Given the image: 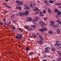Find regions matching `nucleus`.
Instances as JSON below:
<instances>
[{
  "label": "nucleus",
  "mask_w": 61,
  "mask_h": 61,
  "mask_svg": "<svg viewBox=\"0 0 61 61\" xmlns=\"http://www.w3.org/2000/svg\"><path fill=\"white\" fill-rule=\"evenodd\" d=\"M22 36H23L22 35L20 34H17V35H16V39L20 38V39H22Z\"/></svg>",
  "instance_id": "f257e3e1"
},
{
  "label": "nucleus",
  "mask_w": 61,
  "mask_h": 61,
  "mask_svg": "<svg viewBox=\"0 0 61 61\" xmlns=\"http://www.w3.org/2000/svg\"><path fill=\"white\" fill-rule=\"evenodd\" d=\"M59 24L58 23H56L55 24V25H53V26L55 27V28H56V27H58L59 26Z\"/></svg>",
  "instance_id": "f03ea898"
},
{
  "label": "nucleus",
  "mask_w": 61,
  "mask_h": 61,
  "mask_svg": "<svg viewBox=\"0 0 61 61\" xmlns=\"http://www.w3.org/2000/svg\"><path fill=\"white\" fill-rule=\"evenodd\" d=\"M51 23L50 24V25L51 26H54V25H53L54 24H55V22H53V21H50Z\"/></svg>",
  "instance_id": "7ed1b4c3"
},
{
  "label": "nucleus",
  "mask_w": 61,
  "mask_h": 61,
  "mask_svg": "<svg viewBox=\"0 0 61 61\" xmlns=\"http://www.w3.org/2000/svg\"><path fill=\"white\" fill-rule=\"evenodd\" d=\"M37 43L39 44H42L44 43V42L41 41H39L37 42Z\"/></svg>",
  "instance_id": "20e7f679"
},
{
  "label": "nucleus",
  "mask_w": 61,
  "mask_h": 61,
  "mask_svg": "<svg viewBox=\"0 0 61 61\" xmlns=\"http://www.w3.org/2000/svg\"><path fill=\"white\" fill-rule=\"evenodd\" d=\"M23 2H19L18 3H17V5H23Z\"/></svg>",
  "instance_id": "39448f33"
},
{
  "label": "nucleus",
  "mask_w": 61,
  "mask_h": 61,
  "mask_svg": "<svg viewBox=\"0 0 61 61\" xmlns=\"http://www.w3.org/2000/svg\"><path fill=\"white\" fill-rule=\"evenodd\" d=\"M45 3L46 4V5H49V2H48V1H45Z\"/></svg>",
  "instance_id": "423d86ee"
},
{
  "label": "nucleus",
  "mask_w": 61,
  "mask_h": 61,
  "mask_svg": "<svg viewBox=\"0 0 61 61\" xmlns=\"http://www.w3.org/2000/svg\"><path fill=\"white\" fill-rule=\"evenodd\" d=\"M61 47V44H58L57 46L56 47L57 48H60Z\"/></svg>",
  "instance_id": "0eeeda50"
},
{
  "label": "nucleus",
  "mask_w": 61,
  "mask_h": 61,
  "mask_svg": "<svg viewBox=\"0 0 61 61\" xmlns=\"http://www.w3.org/2000/svg\"><path fill=\"white\" fill-rule=\"evenodd\" d=\"M39 23H40V24L41 25H43V24L45 23V22L43 21H41L39 22Z\"/></svg>",
  "instance_id": "6e6552de"
},
{
  "label": "nucleus",
  "mask_w": 61,
  "mask_h": 61,
  "mask_svg": "<svg viewBox=\"0 0 61 61\" xmlns=\"http://www.w3.org/2000/svg\"><path fill=\"white\" fill-rule=\"evenodd\" d=\"M24 13V15H28V14H29V12L27 11H25V13Z\"/></svg>",
  "instance_id": "1a4fd4ad"
},
{
  "label": "nucleus",
  "mask_w": 61,
  "mask_h": 61,
  "mask_svg": "<svg viewBox=\"0 0 61 61\" xmlns=\"http://www.w3.org/2000/svg\"><path fill=\"white\" fill-rule=\"evenodd\" d=\"M48 33L49 34V35H50V34L53 33V31L51 30H50L48 31Z\"/></svg>",
  "instance_id": "9d476101"
},
{
  "label": "nucleus",
  "mask_w": 61,
  "mask_h": 61,
  "mask_svg": "<svg viewBox=\"0 0 61 61\" xmlns=\"http://www.w3.org/2000/svg\"><path fill=\"white\" fill-rule=\"evenodd\" d=\"M59 44H60L59 42L58 41H56L55 45H56V46H57V45H58Z\"/></svg>",
  "instance_id": "9b49d317"
},
{
  "label": "nucleus",
  "mask_w": 61,
  "mask_h": 61,
  "mask_svg": "<svg viewBox=\"0 0 61 61\" xmlns=\"http://www.w3.org/2000/svg\"><path fill=\"white\" fill-rule=\"evenodd\" d=\"M61 14V11L60 10H58L57 13V15H60Z\"/></svg>",
  "instance_id": "f8f14e48"
},
{
  "label": "nucleus",
  "mask_w": 61,
  "mask_h": 61,
  "mask_svg": "<svg viewBox=\"0 0 61 61\" xmlns=\"http://www.w3.org/2000/svg\"><path fill=\"white\" fill-rule=\"evenodd\" d=\"M40 14L41 15V16H44V15H43V12H40Z\"/></svg>",
  "instance_id": "ddd939ff"
},
{
  "label": "nucleus",
  "mask_w": 61,
  "mask_h": 61,
  "mask_svg": "<svg viewBox=\"0 0 61 61\" xmlns=\"http://www.w3.org/2000/svg\"><path fill=\"white\" fill-rule=\"evenodd\" d=\"M50 49V48L49 47H47L45 48V50H49Z\"/></svg>",
  "instance_id": "4468645a"
},
{
  "label": "nucleus",
  "mask_w": 61,
  "mask_h": 61,
  "mask_svg": "<svg viewBox=\"0 0 61 61\" xmlns=\"http://www.w3.org/2000/svg\"><path fill=\"white\" fill-rule=\"evenodd\" d=\"M48 12L49 13H52V11L50 9H48Z\"/></svg>",
  "instance_id": "2eb2a0df"
},
{
  "label": "nucleus",
  "mask_w": 61,
  "mask_h": 61,
  "mask_svg": "<svg viewBox=\"0 0 61 61\" xmlns=\"http://www.w3.org/2000/svg\"><path fill=\"white\" fill-rule=\"evenodd\" d=\"M33 21H38V19L36 18H35L33 20Z\"/></svg>",
  "instance_id": "dca6fc26"
},
{
  "label": "nucleus",
  "mask_w": 61,
  "mask_h": 61,
  "mask_svg": "<svg viewBox=\"0 0 61 61\" xmlns=\"http://www.w3.org/2000/svg\"><path fill=\"white\" fill-rule=\"evenodd\" d=\"M57 53L60 56H61V52H60V51H57Z\"/></svg>",
  "instance_id": "f3484780"
},
{
  "label": "nucleus",
  "mask_w": 61,
  "mask_h": 61,
  "mask_svg": "<svg viewBox=\"0 0 61 61\" xmlns=\"http://www.w3.org/2000/svg\"><path fill=\"white\" fill-rule=\"evenodd\" d=\"M30 50L29 49V48L28 47H26V51H28V50Z\"/></svg>",
  "instance_id": "a211bd4d"
},
{
  "label": "nucleus",
  "mask_w": 61,
  "mask_h": 61,
  "mask_svg": "<svg viewBox=\"0 0 61 61\" xmlns=\"http://www.w3.org/2000/svg\"><path fill=\"white\" fill-rule=\"evenodd\" d=\"M25 13H21L20 14V16H22V15H25Z\"/></svg>",
  "instance_id": "6ab92c4d"
},
{
  "label": "nucleus",
  "mask_w": 61,
  "mask_h": 61,
  "mask_svg": "<svg viewBox=\"0 0 61 61\" xmlns=\"http://www.w3.org/2000/svg\"><path fill=\"white\" fill-rule=\"evenodd\" d=\"M39 30L41 32H43V31H44V28L41 29H40Z\"/></svg>",
  "instance_id": "aec40b11"
},
{
  "label": "nucleus",
  "mask_w": 61,
  "mask_h": 61,
  "mask_svg": "<svg viewBox=\"0 0 61 61\" xmlns=\"http://www.w3.org/2000/svg\"><path fill=\"white\" fill-rule=\"evenodd\" d=\"M33 53L32 52H30L29 53V55H30V56H32V55H33Z\"/></svg>",
  "instance_id": "412c9836"
},
{
  "label": "nucleus",
  "mask_w": 61,
  "mask_h": 61,
  "mask_svg": "<svg viewBox=\"0 0 61 61\" xmlns=\"http://www.w3.org/2000/svg\"><path fill=\"white\" fill-rule=\"evenodd\" d=\"M28 26H24L25 28H26V29H28Z\"/></svg>",
  "instance_id": "4be33fe9"
},
{
  "label": "nucleus",
  "mask_w": 61,
  "mask_h": 61,
  "mask_svg": "<svg viewBox=\"0 0 61 61\" xmlns=\"http://www.w3.org/2000/svg\"><path fill=\"white\" fill-rule=\"evenodd\" d=\"M27 18L28 19H29V20H30V21H31V20H32V18H31L28 17Z\"/></svg>",
  "instance_id": "5701e85b"
},
{
  "label": "nucleus",
  "mask_w": 61,
  "mask_h": 61,
  "mask_svg": "<svg viewBox=\"0 0 61 61\" xmlns=\"http://www.w3.org/2000/svg\"><path fill=\"white\" fill-rule=\"evenodd\" d=\"M56 22L57 23H59V24H61V22L59 20L56 21Z\"/></svg>",
  "instance_id": "b1692460"
},
{
  "label": "nucleus",
  "mask_w": 61,
  "mask_h": 61,
  "mask_svg": "<svg viewBox=\"0 0 61 61\" xmlns=\"http://www.w3.org/2000/svg\"><path fill=\"white\" fill-rule=\"evenodd\" d=\"M56 5H58V6L59 5H61V4L60 3H56Z\"/></svg>",
  "instance_id": "393cba45"
},
{
  "label": "nucleus",
  "mask_w": 61,
  "mask_h": 61,
  "mask_svg": "<svg viewBox=\"0 0 61 61\" xmlns=\"http://www.w3.org/2000/svg\"><path fill=\"white\" fill-rule=\"evenodd\" d=\"M25 9H29V8L27 7H25Z\"/></svg>",
  "instance_id": "a878e982"
},
{
  "label": "nucleus",
  "mask_w": 61,
  "mask_h": 61,
  "mask_svg": "<svg viewBox=\"0 0 61 61\" xmlns=\"http://www.w3.org/2000/svg\"><path fill=\"white\" fill-rule=\"evenodd\" d=\"M44 51L45 53H48V52H49V51L48 50H45Z\"/></svg>",
  "instance_id": "bb28decb"
},
{
  "label": "nucleus",
  "mask_w": 61,
  "mask_h": 61,
  "mask_svg": "<svg viewBox=\"0 0 61 61\" xmlns=\"http://www.w3.org/2000/svg\"><path fill=\"white\" fill-rule=\"evenodd\" d=\"M57 33H60V31L59 30H57Z\"/></svg>",
  "instance_id": "cd10ccee"
},
{
  "label": "nucleus",
  "mask_w": 61,
  "mask_h": 61,
  "mask_svg": "<svg viewBox=\"0 0 61 61\" xmlns=\"http://www.w3.org/2000/svg\"><path fill=\"white\" fill-rule=\"evenodd\" d=\"M46 10H43V13L44 14H45V13H46Z\"/></svg>",
  "instance_id": "c85d7f7f"
},
{
  "label": "nucleus",
  "mask_w": 61,
  "mask_h": 61,
  "mask_svg": "<svg viewBox=\"0 0 61 61\" xmlns=\"http://www.w3.org/2000/svg\"><path fill=\"white\" fill-rule=\"evenodd\" d=\"M58 10L56 9H55V12H58Z\"/></svg>",
  "instance_id": "c756f323"
},
{
  "label": "nucleus",
  "mask_w": 61,
  "mask_h": 61,
  "mask_svg": "<svg viewBox=\"0 0 61 61\" xmlns=\"http://www.w3.org/2000/svg\"><path fill=\"white\" fill-rule=\"evenodd\" d=\"M18 8H19V6H15V9H18Z\"/></svg>",
  "instance_id": "7c9ffc66"
},
{
  "label": "nucleus",
  "mask_w": 61,
  "mask_h": 61,
  "mask_svg": "<svg viewBox=\"0 0 61 61\" xmlns=\"http://www.w3.org/2000/svg\"><path fill=\"white\" fill-rule=\"evenodd\" d=\"M43 30L44 31H47V29L46 28H43Z\"/></svg>",
  "instance_id": "2f4dec72"
},
{
  "label": "nucleus",
  "mask_w": 61,
  "mask_h": 61,
  "mask_svg": "<svg viewBox=\"0 0 61 61\" xmlns=\"http://www.w3.org/2000/svg\"><path fill=\"white\" fill-rule=\"evenodd\" d=\"M54 1H49V2L50 3H53L54 2Z\"/></svg>",
  "instance_id": "473e14b6"
},
{
  "label": "nucleus",
  "mask_w": 61,
  "mask_h": 61,
  "mask_svg": "<svg viewBox=\"0 0 61 61\" xmlns=\"http://www.w3.org/2000/svg\"><path fill=\"white\" fill-rule=\"evenodd\" d=\"M35 9H36V10H37L38 11H39V9H38L36 7H35Z\"/></svg>",
  "instance_id": "72a5a7b5"
},
{
  "label": "nucleus",
  "mask_w": 61,
  "mask_h": 61,
  "mask_svg": "<svg viewBox=\"0 0 61 61\" xmlns=\"http://www.w3.org/2000/svg\"><path fill=\"white\" fill-rule=\"evenodd\" d=\"M30 7H33V6L32 5V3H31L30 4Z\"/></svg>",
  "instance_id": "f704fd0d"
},
{
  "label": "nucleus",
  "mask_w": 61,
  "mask_h": 61,
  "mask_svg": "<svg viewBox=\"0 0 61 61\" xmlns=\"http://www.w3.org/2000/svg\"><path fill=\"white\" fill-rule=\"evenodd\" d=\"M58 61H61V58H59L58 60Z\"/></svg>",
  "instance_id": "c9c22d12"
},
{
  "label": "nucleus",
  "mask_w": 61,
  "mask_h": 61,
  "mask_svg": "<svg viewBox=\"0 0 61 61\" xmlns=\"http://www.w3.org/2000/svg\"><path fill=\"white\" fill-rule=\"evenodd\" d=\"M52 50L55 51V50H56V49L55 48H52Z\"/></svg>",
  "instance_id": "e433bc0d"
},
{
  "label": "nucleus",
  "mask_w": 61,
  "mask_h": 61,
  "mask_svg": "<svg viewBox=\"0 0 61 61\" xmlns=\"http://www.w3.org/2000/svg\"><path fill=\"white\" fill-rule=\"evenodd\" d=\"M55 17H56V18H57L58 17H59V15H57Z\"/></svg>",
  "instance_id": "4c0bfd02"
},
{
  "label": "nucleus",
  "mask_w": 61,
  "mask_h": 61,
  "mask_svg": "<svg viewBox=\"0 0 61 61\" xmlns=\"http://www.w3.org/2000/svg\"><path fill=\"white\" fill-rule=\"evenodd\" d=\"M32 26L33 27L36 28V26L35 25H32Z\"/></svg>",
  "instance_id": "58836bf2"
},
{
  "label": "nucleus",
  "mask_w": 61,
  "mask_h": 61,
  "mask_svg": "<svg viewBox=\"0 0 61 61\" xmlns=\"http://www.w3.org/2000/svg\"><path fill=\"white\" fill-rule=\"evenodd\" d=\"M32 36L34 37H36V35L35 34H33L32 35Z\"/></svg>",
  "instance_id": "ea45409f"
},
{
  "label": "nucleus",
  "mask_w": 61,
  "mask_h": 61,
  "mask_svg": "<svg viewBox=\"0 0 61 61\" xmlns=\"http://www.w3.org/2000/svg\"><path fill=\"white\" fill-rule=\"evenodd\" d=\"M44 57H47V55L46 54H45L44 55Z\"/></svg>",
  "instance_id": "a19ab883"
},
{
  "label": "nucleus",
  "mask_w": 61,
  "mask_h": 61,
  "mask_svg": "<svg viewBox=\"0 0 61 61\" xmlns=\"http://www.w3.org/2000/svg\"><path fill=\"white\" fill-rule=\"evenodd\" d=\"M28 30H29L30 31H32V29L31 28H28Z\"/></svg>",
  "instance_id": "79ce46f5"
},
{
  "label": "nucleus",
  "mask_w": 61,
  "mask_h": 61,
  "mask_svg": "<svg viewBox=\"0 0 61 61\" xmlns=\"http://www.w3.org/2000/svg\"><path fill=\"white\" fill-rule=\"evenodd\" d=\"M12 28L13 30H15V27L14 26L12 27Z\"/></svg>",
  "instance_id": "37998d69"
},
{
  "label": "nucleus",
  "mask_w": 61,
  "mask_h": 61,
  "mask_svg": "<svg viewBox=\"0 0 61 61\" xmlns=\"http://www.w3.org/2000/svg\"><path fill=\"white\" fill-rule=\"evenodd\" d=\"M47 19V17H46L45 18H44V20H46V19Z\"/></svg>",
  "instance_id": "c03bdc74"
},
{
  "label": "nucleus",
  "mask_w": 61,
  "mask_h": 61,
  "mask_svg": "<svg viewBox=\"0 0 61 61\" xmlns=\"http://www.w3.org/2000/svg\"><path fill=\"white\" fill-rule=\"evenodd\" d=\"M19 2V1H18V0H17L16 1V2L17 3H18Z\"/></svg>",
  "instance_id": "a18cd8bd"
},
{
  "label": "nucleus",
  "mask_w": 61,
  "mask_h": 61,
  "mask_svg": "<svg viewBox=\"0 0 61 61\" xmlns=\"http://www.w3.org/2000/svg\"><path fill=\"white\" fill-rule=\"evenodd\" d=\"M19 29L21 31V32H22V30H21V29L20 28H19Z\"/></svg>",
  "instance_id": "49530a36"
},
{
  "label": "nucleus",
  "mask_w": 61,
  "mask_h": 61,
  "mask_svg": "<svg viewBox=\"0 0 61 61\" xmlns=\"http://www.w3.org/2000/svg\"><path fill=\"white\" fill-rule=\"evenodd\" d=\"M4 25H7V23H5V22L4 23Z\"/></svg>",
  "instance_id": "de8ad7c7"
},
{
  "label": "nucleus",
  "mask_w": 61,
  "mask_h": 61,
  "mask_svg": "<svg viewBox=\"0 0 61 61\" xmlns=\"http://www.w3.org/2000/svg\"><path fill=\"white\" fill-rule=\"evenodd\" d=\"M38 13H39V12L38 11L36 12L35 14H36V15H37V14H38Z\"/></svg>",
  "instance_id": "09e8293b"
},
{
  "label": "nucleus",
  "mask_w": 61,
  "mask_h": 61,
  "mask_svg": "<svg viewBox=\"0 0 61 61\" xmlns=\"http://www.w3.org/2000/svg\"><path fill=\"white\" fill-rule=\"evenodd\" d=\"M33 5H34V6H36V4H33Z\"/></svg>",
  "instance_id": "8fccbe9b"
},
{
  "label": "nucleus",
  "mask_w": 61,
  "mask_h": 61,
  "mask_svg": "<svg viewBox=\"0 0 61 61\" xmlns=\"http://www.w3.org/2000/svg\"><path fill=\"white\" fill-rule=\"evenodd\" d=\"M3 20L4 21V22H5V21H6V20H5V19H4Z\"/></svg>",
  "instance_id": "3c124183"
},
{
  "label": "nucleus",
  "mask_w": 61,
  "mask_h": 61,
  "mask_svg": "<svg viewBox=\"0 0 61 61\" xmlns=\"http://www.w3.org/2000/svg\"><path fill=\"white\" fill-rule=\"evenodd\" d=\"M41 27H42V28H44V26H43V25H42L41 26Z\"/></svg>",
  "instance_id": "603ef678"
},
{
  "label": "nucleus",
  "mask_w": 61,
  "mask_h": 61,
  "mask_svg": "<svg viewBox=\"0 0 61 61\" xmlns=\"http://www.w3.org/2000/svg\"><path fill=\"white\" fill-rule=\"evenodd\" d=\"M8 8H11V7L9 6H8Z\"/></svg>",
  "instance_id": "864d4df0"
},
{
  "label": "nucleus",
  "mask_w": 61,
  "mask_h": 61,
  "mask_svg": "<svg viewBox=\"0 0 61 61\" xmlns=\"http://www.w3.org/2000/svg\"><path fill=\"white\" fill-rule=\"evenodd\" d=\"M8 11H5V13H8Z\"/></svg>",
  "instance_id": "5fc2aeb1"
},
{
  "label": "nucleus",
  "mask_w": 61,
  "mask_h": 61,
  "mask_svg": "<svg viewBox=\"0 0 61 61\" xmlns=\"http://www.w3.org/2000/svg\"><path fill=\"white\" fill-rule=\"evenodd\" d=\"M0 24H3V23L1 22L0 21Z\"/></svg>",
  "instance_id": "6e6d98bb"
},
{
  "label": "nucleus",
  "mask_w": 61,
  "mask_h": 61,
  "mask_svg": "<svg viewBox=\"0 0 61 61\" xmlns=\"http://www.w3.org/2000/svg\"><path fill=\"white\" fill-rule=\"evenodd\" d=\"M19 9L20 10H21V7H20L19 8Z\"/></svg>",
  "instance_id": "4d7b16f0"
},
{
  "label": "nucleus",
  "mask_w": 61,
  "mask_h": 61,
  "mask_svg": "<svg viewBox=\"0 0 61 61\" xmlns=\"http://www.w3.org/2000/svg\"><path fill=\"white\" fill-rule=\"evenodd\" d=\"M34 11H36V10L35 9H34Z\"/></svg>",
  "instance_id": "13d9d810"
},
{
  "label": "nucleus",
  "mask_w": 61,
  "mask_h": 61,
  "mask_svg": "<svg viewBox=\"0 0 61 61\" xmlns=\"http://www.w3.org/2000/svg\"><path fill=\"white\" fill-rule=\"evenodd\" d=\"M6 2H7L8 1V0H5Z\"/></svg>",
  "instance_id": "bf43d9fd"
},
{
  "label": "nucleus",
  "mask_w": 61,
  "mask_h": 61,
  "mask_svg": "<svg viewBox=\"0 0 61 61\" xmlns=\"http://www.w3.org/2000/svg\"><path fill=\"white\" fill-rule=\"evenodd\" d=\"M24 6H26V4H25Z\"/></svg>",
  "instance_id": "052dcab7"
},
{
  "label": "nucleus",
  "mask_w": 61,
  "mask_h": 61,
  "mask_svg": "<svg viewBox=\"0 0 61 61\" xmlns=\"http://www.w3.org/2000/svg\"><path fill=\"white\" fill-rule=\"evenodd\" d=\"M7 25L8 26H8H10V25H9V24H7Z\"/></svg>",
  "instance_id": "680f3d73"
},
{
  "label": "nucleus",
  "mask_w": 61,
  "mask_h": 61,
  "mask_svg": "<svg viewBox=\"0 0 61 61\" xmlns=\"http://www.w3.org/2000/svg\"><path fill=\"white\" fill-rule=\"evenodd\" d=\"M18 46L19 47H21V46L20 45H19Z\"/></svg>",
  "instance_id": "e2e57ef3"
},
{
  "label": "nucleus",
  "mask_w": 61,
  "mask_h": 61,
  "mask_svg": "<svg viewBox=\"0 0 61 61\" xmlns=\"http://www.w3.org/2000/svg\"><path fill=\"white\" fill-rule=\"evenodd\" d=\"M42 55H44V53H42Z\"/></svg>",
  "instance_id": "0e129e2a"
},
{
  "label": "nucleus",
  "mask_w": 61,
  "mask_h": 61,
  "mask_svg": "<svg viewBox=\"0 0 61 61\" xmlns=\"http://www.w3.org/2000/svg\"><path fill=\"white\" fill-rule=\"evenodd\" d=\"M42 61H46L45 60H42Z\"/></svg>",
  "instance_id": "69168bd1"
},
{
  "label": "nucleus",
  "mask_w": 61,
  "mask_h": 61,
  "mask_svg": "<svg viewBox=\"0 0 61 61\" xmlns=\"http://www.w3.org/2000/svg\"><path fill=\"white\" fill-rule=\"evenodd\" d=\"M16 15H18V14H16Z\"/></svg>",
  "instance_id": "338daca9"
},
{
  "label": "nucleus",
  "mask_w": 61,
  "mask_h": 61,
  "mask_svg": "<svg viewBox=\"0 0 61 61\" xmlns=\"http://www.w3.org/2000/svg\"><path fill=\"white\" fill-rule=\"evenodd\" d=\"M8 6H6V7H8Z\"/></svg>",
  "instance_id": "774afa93"
}]
</instances>
